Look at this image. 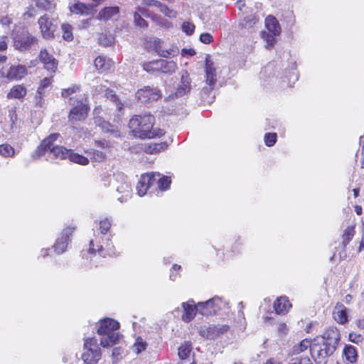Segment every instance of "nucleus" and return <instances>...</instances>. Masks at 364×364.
I'll return each instance as SVG.
<instances>
[{"mask_svg":"<svg viewBox=\"0 0 364 364\" xmlns=\"http://www.w3.org/2000/svg\"><path fill=\"white\" fill-rule=\"evenodd\" d=\"M112 223V217H105L97 223L99 232L94 234V238L90 242V253L97 252L105 257L106 255H115L114 247L112 242V235H107Z\"/></svg>","mask_w":364,"mask_h":364,"instance_id":"1","label":"nucleus"},{"mask_svg":"<svg viewBox=\"0 0 364 364\" xmlns=\"http://www.w3.org/2000/svg\"><path fill=\"white\" fill-rule=\"evenodd\" d=\"M155 117L150 113L134 115L129 122L132 135L141 139L160 137L165 134L161 129H155Z\"/></svg>","mask_w":364,"mask_h":364,"instance_id":"2","label":"nucleus"},{"mask_svg":"<svg viewBox=\"0 0 364 364\" xmlns=\"http://www.w3.org/2000/svg\"><path fill=\"white\" fill-rule=\"evenodd\" d=\"M119 323L112 318H105L100 322L97 333L101 336L100 345L103 348L112 346L119 342L122 336L117 331Z\"/></svg>","mask_w":364,"mask_h":364,"instance_id":"3","label":"nucleus"},{"mask_svg":"<svg viewBox=\"0 0 364 364\" xmlns=\"http://www.w3.org/2000/svg\"><path fill=\"white\" fill-rule=\"evenodd\" d=\"M205 85L203 87L200 95L204 103L211 104L215 99V93L214 90L217 83V73L214 63L210 59V55L205 57Z\"/></svg>","mask_w":364,"mask_h":364,"instance_id":"4","label":"nucleus"},{"mask_svg":"<svg viewBox=\"0 0 364 364\" xmlns=\"http://www.w3.org/2000/svg\"><path fill=\"white\" fill-rule=\"evenodd\" d=\"M101 357L102 352L97 343V340L95 337L85 338L81 355L82 360L87 364H97Z\"/></svg>","mask_w":364,"mask_h":364,"instance_id":"5","label":"nucleus"},{"mask_svg":"<svg viewBox=\"0 0 364 364\" xmlns=\"http://www.w3.org/2000/svg\"><path fill=\"white\" fill-rule=\"evenodd\" d=\"M336 348L326 343L314 340L311 346V353L316 364H327L328 358L333 354Z\"/></svg>","mask_w":364,"mask_h":364,"instance_id":"6","label":"nucleus"},{"mask_svg":"<svg viewBox=\"0 0 364 364\" xmlns=\"http://www.w3.org/2000/svg\"><path fill=\"white\" fill-rule=\"evenodd\" d=\"M225 309H228V304L219 296H214L205 302L198 303V314L205 316L215 315L220 310Z\"/></svg>","mask_w":364,"mask_h":364,"instance_id":"7","label":"nucleus"},{"mask_svg":"<svg viewBox=\"0 0 364 364\" xmlns=\"http://www.w3.org/2000/svg\"><path fill=\"white\" fill-rule=\"evenodd\" d=\"M69 103L73 107L68 116L70 122L75 123L78 121L84 120L87 117L89 107L82 100L70 97Z\"/></svg>","mask_w":364,"mask_h":364,"instance_id":"8","label":"nucleus"},{"mask_svg":"<svg viewBox=\"0 0 364 364\" xmlns=\"http://www.w3.org/2000/svg\"><path fill=\"white\" fill-rule=\"evenodd\" d=\"M115 180L117 183L116 186L117 191L122 194V196L118 198L120 203L127 202L131 198L132 195V189L131 183L128 181L127 176L122 173H117L115 175Z\"/></svg>","mask_w":364,"mask_h":364,"instance_id":"9","label":"nucleus"},{"mask_svg":"<svg viewBox=\"0 0 364 364\" xmlns=\"http://www.w3.org/2000/svg\"><path fill=\"white\" fill-rule=\"evenodd\" d=\"M37 42V38L31 35L28 31L16 32L14 36V47L19 50L29 49Z\"/></svg>","mask_w":364,"mask_h":364,"instance_id":"10","label":"nucleus"},{"mask_svg":"<svg viewBox=\"0 0 364 364\" xmlns=\"http://www.w3.org/2000/svg\"><path fill=\"white\" fill-rule=\"evenodd\" d=\"M228 326L226 325L203 326H200L198 333L200 336L208 340H215L227 332Z\"/></svg>","mask_w":364,"mask_h":364,"instance_id":"11","label":"nucleus"},{"mask_svg":"<svg viewBox=\"0 0 364 364\" xmlns=\"http://www.w3.org/2000/svg\"><path fill=\"white\" fill-rule=\"evenodd\" d=\"M38 23L43 38H53L57 28V24L53 18H50L48 14H44L39 18Z\"/></svg>","mask_w":364,"mask_h":364,"instance_id":"12","label":"nucleus"},{"mask_svg":"<svg viewBox=\"0 0 364 364\" xmlns=\"http://www.w3.org/2000/svg\"><path fill=\"white\" fill-rule=\"evenodd\" d=\"M73 231L74 228L70 227H68L62 231L60 236L57 238L55 244L52 247L55 253L60 255L66 251L69 242H70V236L73 235Z\"/></svg>","mask_w":364,"mask_h":364,"instance_id":"13","label":"nucleus"},{"mask_svg":"<svg viewBox=\"0 0 364 364\" xmlns=\"http://www.w3.org/2000/svg\"><path fill=\"white\" fill-rule=\"evenodd\" d=\"M136 97L141 103L146 104L157 101L161 97V93L157 88L146 86L136 92Z\"/></svg>","mask_w":364,"mask_h":364,"instance_id":"14","label":"nucleus"},{"mask_svg":"<svg viewBox=\"0 0 364 364\" xmlns=\"http://www.w3.org/2000/svg\"><path fill=\"white\" fill-rule=\"evenodd\" d=\"M341 339L340 332L336 327H329L325 330L322 336H317L314 340L318 342L331 344L337 348Z\"/></svg>","mask_w":364,"mask_h":364,"instance_id":"15","label":"nucleus"},{"mask_svg":"<svg viewBox=\"0 0 364 364\" xmlns=\"http://www.w3.org/2000/svg\"><path fill=\"white\" fill-rule=\"evenodd\" d=\"M27 68L21 65H12L8 70H0V77H6L9 80H18L26 76Z\"/></svg>","mask_w":364,"mask_h":364,"instance_id":"16","label":"nucleus"},{"mask_svg":"<svg viewBox=\"0 0 364 364\" xmlns=\"http://www.w3.org/2000/svg\"><path fill=\"white\" fill-rule=\"evenodd\" d=\"M59 136L60 134L58 133H54L44 139L32 154V158L37 159L44 156L48 150L50 151L52 144L56 141Z\"/></svg>","mask_w":364,"mask_h":364,"instance_id":"17","label":"nucleus"},{"mask_svg":"<svg viewBox=\"0 0 364 364\" xmlns=\"http://www.w3.org/2000/svg\"><path fill=\"white\" fill-rule=\"evenodd\" d=\"M181 306L183 311L181 318L184 322L189 323L195 318L196 314L198 313V304H195L194 301L191 299L187 302H183Z\"/></svg>","mask_w":364,"mask_h":364,"instance_id":"18","label":"nucleus"},{"mask_svg":"<svg viewBox=\"0 0 364 364\" xmlns=\"http://www.w3.org/2000/svg\"><path fill=\"white\" fill-rule=\"evenodd\" d=\"M181 81L175 92L177 97L188 94L191 90V80L188 72L186 70H182L181 72Z\"/></svg>","mask_w":364,"mask_h":364,"instance_id":"19","label":"nucleus"},{"mask_svg":"<svg viewBox=\"0 0 364 364\" xmlns=\"http://www.w3.org/2000/svg\"><path fill=\"white\" fill-rule=\"evenodd\" d=\"M154 186V179L151 178V173L144 174L136 185L137 193L139 196H143Z\"/></svg>","mask_w":364,"mask_h":364,"instance_id":"20","label":"nucleus"},{"mask_svg":"<svg viewBox=\"0 0 364 364\" xmlns=\"http://www.w3.org/2000/svg\"><path fill=\"white\" fill-rule=\"evenodd\" d=\"M39 59L43 63L45 69L53 73L55 72L58 67V61L46 49L41 50Z\"/></svg>","mask_w":364,"mask_h":364,"instance_id":"21","label":"nucleus"},{"mask_svg":"<svg viewBox=\"0 0 364 364\" xmlns=\"http://www.w3.org/2000/svg\"><path fill=\"white\" fill-rule=\"evenodd\" d=\"M119 14V8L118 6H107L100 11L97 18L101 21H108L117 19Z\"/></svg>","mask_w":364,"mask_h":364,"instance_id":"22","label":"nucleus"},{"mask_svg":"<svg viewBox=\"0 0 364 364\" xmlns=\"http://www.w3.org/2000/svg\"><path fill=\"white\" fill-rule=\"evenodd\" d=\"M151 178L154 179V188H159L161 191H166L169 188L171 180L168 176L161 177L160 173H151Z\"/></svg>","mask_w":364,"mask_h":364,"instance_id":"23","label":"nucleus"},{"mask_svg":"<svg viewBox=\"0 0 364 364\" xmlns=\"http://www.w3.org/2000/svg\"><path fill=\"white\" fill-rule=\"evenodd\" d=\"M348 309L342 304H337L333 311V316L336 321L344 324L348 321Z\"/></svg>","mask_w":364,"mask_h":364,"instance_id":"24","label":"nucleus"},{"mask_svg":"<svg viewBox=\"0 0 364 364\" xmlns=\"http://www.w3.org/2000/svg\"><path fill=\"white\" fill-rule=\"evenodd\" d=\"M193 347L191 342H184L178 347V355L181 360H187L191 363L192 361L193 355L192 353Z\"/></svg>","mask_w":364,"mask_h":364,"instance_id":"25","label":"nucleus"},{"mask_svg":"<svg viewBox=\"0 0 364 364\" xmlns=\"http://www.w3.org/2000/svg\"><path fill=\"white\" fill-rule=\"evenodd\" d=\"M94 122L96 126L99 127L102 129V132L106 133H111L116 137L119 136V133L117 129H115L114 126L104 120L102 117L99 116L95 117Z\"/></svg>","mask_w":364,"mask_h":364,"instance_id":"26","label":"nucleus"},{"mask_svg":"<svg viewBox=\"0 0 364 364\" xmlns=\"http://www.w3.org/2000/svg\"><path fill=\"white\" fill-rule=\"evenodd\" d=\"M291 307V304L287 296H280L274 303V309L277 314H286Z\"/></svg>","mask_w":364,"mask_h":364,"instance_id":"27","label":"nucleus"},{"mask_svg":"<svg viewBox=\"0 0 364 364\" xmlns=\"http://www.w3.org/2000/svg\"><path fill=\"white\" fill-rule=\"evenodd\" d=\"M159 73L165 74H171L174 73L177 68L176 63L173 60H167L159 59Z\"/></svg>","mask_w":364,"mask_h":364,"instance_id":"28","label":"nucleus"},{"mask_svg":"<svg viewBox=\"0 0 364 364\" xmlns=\"http://www.w3.org/2000/svg\"><path fill=\"white\" fill-rule=\"evenodd\" d=\"M35 6L40 10L53 12L56 7V2L55 0H32Z\"/></svg>","mask_w":364,"mask_h":364,"instance_id":"29","label":"nucleus"},{"mask_svg":"<svg viewBox=\"0 0 364 364\" xmlns=\"http://www.w3.org/2000/svg\"><path fill=\"white\" fill-rule=\"evenodd\" d=\"M265 26L269 32L274 34V36H279L280 34L281 28L274 16H268L265 19Z\"/></svg>","mask_w":364,"mask_h":364,"instance_id":"30","label":"nucleus"},{"mask_svg":"<svg viewBox=\"0 0 364 364\" xmlns=\"http://www.w3.org/2000/svg\"><path fill=\"white\" fill-rule=\"evenodd\" d=\"M147 12L146 9L139 7L137 11L134 13V22L136 26L142 28L148 27V23L141 17V15L146 16Z\"/></svg>","mask_w":364,"mask_h":364,"instance_id":"31","label":"nucleus"},{"mask_svg":"<svg viewBox=\"0 0 364 364\" xmlns=\"http://www.w3.org/2000/svg\"><path fill=\"white\" fill-rule=\"evenodd\" d=\"M26 88L22 85L14 86L10 92L7 94L9 99H21L26 95Z\"/></svg>","mask_w":364,"mask_h":364,"instance_id":"32","label":"nucleus"},{"mask_svg":"<svg viewBox=\"0 0 364 364\" xmlns=\"http://www.w3.org/2000/svg\"><path fill=\"white\" fill-rule=\"evenodd\" d=\"M95 66L100 72L109 70L112 65V62L105 57L98 56L95 60Z\"/></svg>","mask_w":364,"mask_h":364,"instance_id":"33","label":"nucleus"},{"mask_svg":"<svg viewBox=\"0 0 364 364\" xmlns=\"http://www.w3.org/2000/svg\"><path fill=\"white\" fill-rule=\"evenodd\" d=\"M70 149H66L62 146H52L50 149V152L53 155V156L56 159H60L61 160L65 159L68 158L69 154Z\"/></svg>","mask_w":364,"mask_h":364,"instance_id":"34","label":"nucleus"},{"mask_svg":"<svg viewBox=\"0 0 364 364\" xmlns=\"http://www.w3.org/2000/svg\"><path fill=\"white\" fill-rule=\"evenodd\" d=\"M168 146L166 142H161V143H152L146 146L144 148V151L150 154H154L159 153L161 151L165 150Z\"/></svg>","mask_w":364,"mask_h":364,"instance_id":"35","label":"nucleus"},{"mask_svg":"<svg viewBox=\"0 0 364 364\" xmlns=\"http://www.w3.org/2000/svg\"><path fill=\"white\" fill-rule=\"evenodd\" d=\"M355 232L354 226H348L344 230L343 233L341 235V244L343 248H345L347 246V245L352 240L353 237L355 235Z\"/></svg>","mask_w":364,"mask_h":364,"instance_id":"36","label":"nucleus"},{"mask_svg":"<svg viewBox=\"0 0 364 364\" xmlns=\"http://www.w3.org/2000/svg\"><path fill=\"white\" fill-rule=\"evenodd\" d=\"M70 161L78 164L80 165H87L89 163V160L85 156L74 153L72 149H70L68 158Z\"/></svg>","mask_w":364,"mask_h":364,"instance_id":"37","label":"nucleus"},{"mask_svg":"<svg viewBox=\"0 0 364 364\" xmlns=\"http://www.w3.org/2000/svg\"><path fill=\"white\" fill-rule=\"evenodd\" d=\"M90 10V6L77 2L70 7V11L76 14H87Z\"/></svg>","mask_w":364,"mask_h":364,"instance_id":"38","label":"nucleus"},{"mask_svg":"<svg viewBox=\"0 0 364 364\" xmlns=\"http://www.w3.org/2000/svg\"><path fill=\"white\" fill-rule=\"evenodd\" d=\"M258 21V18L255 15H250L245 17L239 24L242 28H252Z\"/></svg>","mask_w":364,"mask_h":364,"instance_id":"39","label":"nucleus"},{"mask_svg":"<svg viewBox=\"0 0 364 364\" xmlns=\"http://www.w3.org/2000/svg\"><path fill=\"white\" fill-rule=\"evenodd\" d=\"M105 96L107 99L115 104L117 109L119 111H121L123 109V104L112 90L107 89L105 92Z\"/></svg>","mask_w":364,"mask_h":364,"instance_id":"40","label":"nucleus"},{"mask_svg":"<svg viewBox=\"0 0 364 364\" xmlns=\"http://www.w3.org/2000/svg\"><path fill=\"white\" fill-rule=\"evenodd\" d=\"M343 355L350 363H355L357 359V352L355 348L352 346H346L343 350Z\"/></svg>","mask_w":364,"mask_h":364,"instance_id":"41","label":"nucleus"},{"mask_svg":"<svg viewBox=\"0 0 364 364\" xmlns=\"http://www.w3.org/2000/svg\"><path fill=\"white\" fill-rule=\"evenodd\" d=\"M311 345H312V343L309 340L304 339V340L301 341L299 344L294 346L293 350H292L293 353L299 354V353L306 350L309 348H311Z\"/></svg>","mask_w":364,"mask_h":364,"instance_id":"42","label":"nucleus"},{"mask_svg":"<svg viewBox=\"0 0 364 364\" xmlns=\"http://www.w3.org/2000/svg\"><path fill=\"white\" fill-rule=\"evenodd\" d=\"M261 36L266 41V48L267 49H272L276 43V36H274V34L272 33H268L264 31H262L261 33Z\"/></svg>","mask_w":364,"mask_h":364,"instance_id":"43","label":"nucleus"},{"mask_svg":"<svg viewBox=\"0 0 364 364\" xmlns=\"http://www.w3.org/2000/svg\"><path fill=\"white\" fill-rule=\"evenodd\" d=\"M0 154L4 157H13L15 155V150L9 144H1L0 145Z\"/></svg>","mask_w":364,"mask_h":364,"instance_id":"44","label":"nucleus"},{"mask_svg":"<svg viewBox=\"0 0 364 364\" xmlns=\"http://www.w3.org/2000/svg\"><path fill=\"white\" fill-rule=\"evenodd\" d=\"M142 67L144 70L150 73L159 72V60L144 63Z\"/></svg>","mask_w":364,"mask_h":364,"instance_id":"45","label":"nucleus"},{"mask_svg":"<svg viewBox=\"0 0 364 364\" xmlns=\"http://www.w3.org/2000/svg\"><path fill=\"white\" fill-rule=\"evenodd\" d=\"M147 344L141 338V337H138L135 343L133 346V350L137 353L139 354L142 351H144L146 348Z\"/></svg>","mask_w":364,"mask_h":364,"instance_id":"46","label":"nucleus"},{"mask_svg":"<svg viewBox=\"0 0 364 364\" xmlns=\"http://www.w3.org/2000/svg\"><path fill=\"white\" fill-rule=\"evenodd\" d=\"M8 116L11 123L10 129L11 130H13L14 128L17 127L18 116L16 112V108H12L9 109Z\"/></svg>","mask_w":364,"mask_h":364,"instance_id":"47","label":"nucleus"},{"mask_svg":"<svg viewBox=\"0 0 364 364\" xmlns=\"http://www.w3.org/2000/svg\"><path fill=\"white\" fill-rule=\"evenodd\" d=\"M159 9L160 12H161L163 14H164L168 18H176L177 13L176 11L170 9L167 6L161 3V6H159Z\"/></svg>","mask_w":364,"mask_h":364,"instance_id":"48","label":"nucleus"},{"mask_svg":"<svg viewBox=\"0 0 364 364\" xmlns=\"http://www.w3.org/2000/svg\"><path fill=\"white\" fill-rule=\"evenodd\" d=\"M277 135L276 133H267L264 135V143L267 146H272L277 141Z\"/></svg>","mask_w":364,"mask_h":364,"instance_id":"49","label":"nucleus"},{"mask_svg":"<svg viewBox=\"0 0 364 364\" xmlns=\"http://www.w3.org/2000/svg\"><path fill=\"white\" fill-rule=\"evenodd\" d=\"M62 30L63 32V38L68 41H70L73 39V33L71 31V26L69 24H63Z\"/></svg>","mask_w":364,"mask_h":364,"instance_id":"50","label":"nucleus"},{"mask_svg":"<svg viewBox=\"0 0 364 364\" xmlns=\"http://www.w3.org/2000/svg\"><path fill=\"white\" fill-rule=\"evenodd\" d=\"M80 90L78 85H74L67 89H63L61 91V96L63 98L68 97L70 95L77 92Z\"/></svg>","mask_w":364,"mask_h":364,"instance_id":"51","label":"nucleus"},{"mask_svg":"<svg viewBox=\"0 0 364 364\" xmlns=\"http://www.w3.org/2000/svg\"><path fill=\"white\" fill-rule=\"evenodd\" d=\"M289 364H313L308 357H294L292 358Z\"/></svg>","mask_w":364,"mask_h":364,"instance_id":"52","label":"nucleus"},{"mask_svg":"<svg viewBox=\"0 0 364 364\" xmlns=\"http://www.w3.org/2000/svg\"><path fill=\"white\" fill-rule=\"evenodd\" d=\"M45 92L37 90V94L35 97V104L36 107H43L45 104L44 100Z\"/></svg>","mask_w":364,"mask_h":364,"instance_id":"53","label":"nucleus"},{"mask_svg":"<svg viewBox=\"0 0 364 364\" xmlns=\"http://www.w3.org/2000/svg\"><path fill=\"white\" fill-rule=\"evenodd\" d=\"M182 30L187 35L190 36L193 33L195 30V26L193 23L190 22H183V23L182 24Z\"/></svg>","mask_w":364,"mask_h":364,"instance_id":"54","label":"nucleus"},{"mask_svg":"<svg viewBox=\"0 0 364 364\" xmlns=\"http://www.w3.org/2000/svg\"><path fill=\"white\" fill-rule=\"evenodd\" d=\"M178 53L177 49H170V50H159V54L160 56L164 58H170L171 56H175Z\"/></svg>","mask_w":364,"mask_h":364,"instance_id":"55","label":"nucleus"},{"mask_svg":"<svg viewBox=\"0 0 364 364\" xmlns=\"http://www.w3.org/2000/svg\"><path fill=\"white\" fill-rule=\"evenodd\" d=\"M52 79L50 77H44L40 82V85L38 88V91L44 92V89L48 87L51 84Z\"/></svg>","mask_w":364,"mask_h":364,"instance_id":"56","label":"nucleus"},{"mask_svg":"<svg viewBox=\"0 0 364 364\" xmlns=\"http://www.w3.org/2000/svg\"><path fill=\"white\" fill-rule=\"evenodd\" d=\"M349 340L353 343H360L363 341V337L360 334L350 333H349Z\"/></svg>","mask_w":364,"mask_h":364,"instance_id":"57","label":"nucleus"},{"mask_svg":"<svg viewBox=\"0 0 364 364\" xmlns=\"http://www.w3.org/2000/svg\"><path fill=\"white\" fill-rule=\"evenodd\" d=\"M213 40V38L209 33H204L200 36V41L203 43L208 44L211 43Z\"/></svg>","mask_w":364,"mask_h":364,"instance_id":"58","label":"nucleus"},{"mask_svg":"<svg viewBox=\"0 0 364 364\" xmlns=\"http://www.w3.org/2000/svg\"><path fill=\"white\" fill-rule=\"evenodd\" d=\"M144 4L148 6H156L157 8L161 6V2L157 0H145Z\"/></svg>","mask_w":364,"mask_h":364,"instance_id":"59","label":"nucleus"},{"mask_svg":"<svg viewBox=\"0 0 364 364\" xmlns=\"http://www.w3.org/2000/svg\"><path fill=\"white\" fill-rule=\"evenodd\" d=\"M94 159L98 161H102L105 159V154L100 151H96L94 152Z\"/></svg>","mask_w":364,"mask_h":364,"instance_id":"60","label":"nucleus"},{"mask_svg":"<svg viewBox=\"0 0 364 364\" xmlns=\"http://www.w3.org/2000/svg\"><path fill=\"white\" fill-rule=\"evenodd\" d=\"M122 352V350L121 349V348H114L112 350V356L114 358L118 359L119 356L121 355Z\"/></svg>","mask_w":364,"mask_h":364,"instance_id":"61","label":"nucleus"},{"mask_svg":"<svg viewBox=\"0 0 364 364\" xmlns=\"http://www.w3.org/2000/svg\"><path fill=\"white\" fill-rule=\"evenodd\" d=\"M5 37H3L0 40V50L3 51L7 48V43L5 41Z\"/></svg>","mask_w":364,"mask_h":364,"instance_id":"62","label":"nucleus"},{"mask_svg":"<svg viewBox=\"0 0 364 364\" xmlns=\"http://www.w3.org/2000/svg\"><path fill=\"white\" fill-rule=\"evenodd\" d=\"M186 54H188L191 56H193L196 54L195 50L190 48V49H183L182 50V55H184Z\"/></svg>","mask_w":364,"mask_h":364,"instance_id":"63","label":"nucleus"},{"mask_svg":"<svg viewBox=\"0 0 364 364\" xmlns=\"http://www.w3.org/2000/svg\"><path fill=\"white\" fill-rule=\"evenodd\" d=\"M356 324L358 327L360 328H364V319L357 321Z\"/></svg>","mask_w":364,"mask_h":364,"instance_id":"64","label":"nucleus"}]
</instances>
